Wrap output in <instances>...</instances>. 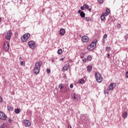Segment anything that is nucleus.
I'll return each instance as SVG.
<instances>
[{"label": "nucleus", "mask_w": 128, "mask_h": 128, "mask_svg": "<svg viewBox=\"0 0 128 128\" xmlns=\"http://www.w3.org/2000/svg\"><path fill=\"white\" fill-rule=\"evenodd\" d=\"M22 60V58L21 57H20V60Z\"/></svg>", "instance_id": "603ef678"}, {"label": "nucleus", "mask_w": 128, "mask_h": 128, "mask_svg": "<svg viewBox=\"0 0 128 128\" xmlns=\"http://www.w3.org/2000/svg\"><path fill=\"white\" fill-rule=\"evenodd\" d=\"M24 123L26 126H30V122L28 120H24Z\"/></svg>", "instance_id": "dca6fc26"}, {"label": "nucleus", "mask_w": 128, "mask_h": 128, "mask_svg": "<svg viewBox=\"0 0 128 128\" xmlns=\"http://www.w3.org/2000/svg\"><path fill=\"white\" fill-rule=\"evenodd\" d=\"M106 13H107V14H110V9L108 8L106 9Z\"/></svg>", "instance_id": "7c9ffc66"}, {"label": "nucleus", "mask_w": 128, "mask_h": 128, "mask_svg": "<svg viewBox=\"0 0 128 128\" xmlns=\"http://www.w3.org/2000/svg\"><path fill=\"white\" fill-rule=\"evenodd\" d=\"M21 0V2L22 0Z\"/></svg>", "instance_id": "4d7b16f0"}, {"label": "nucleus", "mask_w": 128, "mask_h": 128, "mask_svg": "<svg viewBox=\"0 0 128 128\" xmlns=\"http://www.w3.org/2000/svg\"><path fill=\"white\" fill-rule=\"evenodd\" d=\"M20 64H21V66H24V62L22 61L20 62Z\"/></svg>", "instance_id": "f704fd0d"}, {"label": "nucleus", "mask_w": 128, "mask_h": 128, "mask_svg": "<svg viewBox=\"0 0 128 128\" xmlns=\"http://www.w3.org/2000/svg\"><path fill=\"white\" fill-rule=\"evenodd\" d=\"M98 1L99 4H102L104 2V0H98Z\"/></svg>", "instance_id": "473e14b6"}, {"label": "nucleus", "mask_w": 128, "mask_h": 128, "mask_svg": "<svg viewBox=\"0 0 128 128\" xmlns=\"http://www.w3.org/2000/svg\"><path fill=\"white\" fill-rule=\"evenodd\" d=\"M0 22H2V18L0 17Z\"/></svg>", "instance_id": "8fccbe9b"}, {"label": "nucleus", "mask_w": 128, "mask_h": 128, "mask_svg": "<svg viewBox=\"0 0 128 128\" xmlns=\"http://www.w3.org/2000/svg\"><path fill=\"white\" fill-rule=\"evenodd\" d=\"M0 128H6V124H2L0 126Z\"/></svg>", "instance_id": "c756f323"}, {"label": "nucleus", "mask_w": 128, "mask_h": 128, "mask_svg": "<svg viewBox=\"0 0 128 128\" xmlns=\"http://www.w3.org/2000/svg\"><path fill=\"white\" fill-rule=\"evenodd\" d=\"M70 88H74V85L72 84H70Z\"/></svg>", "instance_id": "c03bdc74"}, {"label": "nucleus", "mask_w": 128, "mask_h": 128, "mask_svg": "<svg viewBox=\"0 0 128 128\" xmlns=\"http://www.w3.org/2000/svg\"><path fill=\"white\" fill-rule=\"evenodd\" d=\"M68 66H70V64H68V63L64 65V66L62 68V72H66V70H68Z\"/></svg>", "instance_id": "f8f14e48"}, {"label": "nucleus", "mask_w": 128, "mask_h": 128, "mask_svg": "<svg viewBox=\"0 0 128 128\" xmlns=\"http://www.w3.org/2000/svg\"><path fill=\"white\" fill-rule=\"evenodd\" d=\"M102 14L104 15L105 17H106V16H108V13H106V12L102 13Z\"/></svg>", "instance_id": "2f4dec72"}, {"label": "nucleus", "mask_w": 128, "mask_h": 128, "mask_svg": "<svg viewBox=\"0 0 128 128\" xmlns=\"http://www.w3.org/2000/svg\"><path fill=\"white\" fill-rule=\"evenodd\" d=\"M28 46L30 48L34 49L36 48V42L32 40L28 42Z\"/></svg>", "instance_id": "423d86ee"}, {"label": "nucleus", "mask_w": 128, "mask_h": 128, "mask_svg": "<svg viewBox=\"0 0 128 128\" xmlns=\"http://www.w3.org/2000/svg\"><path fill=\"white\" fill-rule=\"evenodd\" d=\"M116 83H110L108 87V90H113L114 89V88H116Z\"/></svg>", "instance_id": "1a4fd4ad"}, {"label": "nucleus", "mask_w": 128, "mask_h": 128, "mask_svg": "<svg viewBox=\"0 0 128 128\" xmlns=\"http://www.w3.org/2000/svg\"><path fill=\"white\" fill-rule=\"evenodd\" d=\"M40 68H38L37 67H35L34 68V72L35 74H40Z\"/></svg>", "instance_id": "ddd939ff"}, {"label": "nucleus", "mask_w": 128, "mask_h": 128, "mask_svg": "<svg viewBox=\"0 0 128 128\" xmlns=\"http://www.w3.org/2000/svg\"><path fill=\"white\" fill-rule=\"evenodd\" d=\"M84 20H86V22H90V17H86L84 18Z\"/></svg>", "instance_id": "bb28decb"}, {"label": "nucleus", "mask_w": 128, "mask_h": 128, "mask_svg": "<svg viewBox=\"0 0 128 128\" xmlns=\"http://www.w3.org/2000/svg\"><path fill=\"white\" fill-rule=\"evenodd\" d=\"M68 128H72V126H70V124H68Z\"/></svg>", "instance_id": "a18cd8bd"}, {"label": "nucleus", "mask_w": 128, "mask_h": 128, "mask_svg": "<svg viewBox=\"0 0 128 128\" xmlns=\"http://www.w3.org/2000/svg\"><path fill=\"white\" fill-rule=\"evenodd\" d=\"M100 18H101V20H106V17L104 15H102V14L100 16Z\"/></svg>", "instance_id": "a878e982"}, {"label": "nucleus", "mask_w": 128, "mask_h": 128, "mask_svg": "<svg viewBox=\"0 0 128 128\" xmlns=\"http://www.w3.org/2000/svg\"><path fill=\"white\" fill-rule=\"evenodd\" d=\"M20 110L18 108L14 110V112L16 114H20Z\"/></svg>", "instance_id": "5701e85b"}, {"label": "nucleus", "mask_w": 128, "mask_h": 128, "mask_svg": "<svg viewBox=\"0 0 128 128\" xmlns=\"http://www.w3.org/2000/svg\"><path fill=\"white\" fill-rule=\"evenodd\" d=\"M51 62H54V59H52Z\"/></svg>", "instance_id": "09e8293b"}, {"label": "nucleus", "mask_w": 128, "mask_h": 128, "mask_svg": "<svg viewBox=\"0 0 128 128\" xmlns=\"http://www.w3.org/2000/svg\"><path fill=\"white\" fill-rule=\"evenodd\" d=\"M78 14H80L81 18H84V16H86V14L84 12L82 11L81 10H78Z\"/></svg>", "instance_id": "2eb2a0df"}, {"label": "nucleus", "mask_w": 128, "mask_h": 128, "mask_svg": "<svg viewBox=\"0 0 128 128\" xmlns=\"http://www.w3.org/2000/svg\"><path fill=\"white\" fill-rule=\"evenodd\" d=\"M42 61H38L36 64L35 67L40 69V66H42Z\"/></svg>", "instance_id": "9b49d317"}, {"label": "nucleus", "mask_w": 128, "mask_h": 128, "mask_svg": "<svg viewBox=\"0 0 128 128\" xmlns=\"http://www.w3.org/2000/svg\"><path fill=\"white\" fill-rule=\"evenodd\" d=\"M2 98L0 96V104H2Z\"/></svg>", "instance_id": "4c0bfd02"}, {"label": "nucleus", "mask_w": 128, "mask_h": 128, "mask_svg": "<svg viewBox=\"0 0 128 128\" xmlns=\"http://www.w3.org/2000/svg\"><path fill=\"white\" fill-rule=\"evenodd\" d=\"M98 82H99V83H100V82H102V81H98Z\"/></svg>", "instance_id": "3c124183"}, {"label": "nucleus", "mask_w": 128, "mask_h": 128, "mask_svg": "<svg viewBox=\"0 0 128 128\" xmlns=\"http://www.w3.org/2000/svg\"><path fill=\"white\" fill-rule=\"evenodd\" d=\"M12 32L10 30H8L7 32L6 36L5 37V38H7L8 40H10V38H12Z\"/></svg>", "instance_id": "6e6552de"}, {"label": "nucleus", "mask_w": 128, "mask_h": 128, "mask_svg": "<svg viewBox=\"0 0 128 128\" xmlns=\"http://www.w3.org/2000/svg\"><path fill=\"white\" fill-rule=\"evenodd\" d=\"M64 76H66V75H64Z\"/></svg>", "instance_id": "6e6d98bb"}, {"label": "nucleus", "mask_w": 128, "mask_h": 128, "mask_svg": "<svg viewBox=\"0 0 128 128\" xmlns=\"http://www.w3.org/2000/svg\"><path fill=\"white\" fill-rule=\"evenodd\" d=\"M84 82H85L84 80H79L77 82V84H84Z\"/></svg>", "instance_id": "412c9836"}, {"label": "nucleus", "mask_w": 128, "mask_h": 128, "mask_svg": "<svg viewBox=\"0 0 128 128\" xmlns=\"http://www.w3.org/2000/svg\"><path fill=\"white\" fill-rule=\"evenodd\" d=\"M60 36H64V34H66V30L64 28L60 29Z\"/></svg>", "instance_id": "f3484780"}, {"label": "nucleus", "mask_w": 128, "mask_h": 128, "mask_svg": "<svg viewBox=\"0 0 128 128\" xmlns=\"http://www.w3.org/2000/svg\"><path fill=\"white\" fill-rule=\"evenodd\" d=\"M30 34L28 33V34H24L21 38V40H22V42H26V40H28V38H30Z\"/></svg>", "instance_id": "7ed1b4c3"}, {"label": "nucleus", "mask_w": 128, "mask_h": 128, "mask_svg": "<svg viewBox=\"0 0 128 128\" xmlns=\"http://www.w3.org/2000/svg\"><path fill=\"white\" fill-rule=\"evenodd\" d=\"M84 80V79H83V80Z\"/></svg>", "instance_id": "5fc2aeb1"}, {"label": "nucleus", "mask_w": 128, "mask_h": 128, "mask_svg": "<svg viewBox=\"0 0 128 128\" xmlns=\"http://www.w3.org/2000/svg\"><path fill=\"white\" fill-rule=\"evenodd\" d=\"M3 48L5 52H8V50H10V43H8V42H4Z\"/></svg>", "instance_id": "20e7f679"}, {"label": "nucleus", "mask_w": 128, "mask_h": 128, "mask_svg": "<svg viewBox=\"0 0 128 128\" xmlns=\"http://www.w3.org/2000/svg\"><path fill=\"white\" fill-rule=\"evenodd\" d=\"M82 40L83 42H88L90 39L87 36H83L82 37Z\"/></svg>", "instance_id": "9d476101"}, {"label": "nucleus", "mask_w": 128, "mask_h": 128, "mask_svg": "<svg viewBox=\"0 0 128 128\" xmlns=\"http://www.w3.org/2000/svg\"><path fill=\"white\" fill-rule=\"evenodd\" d=\"M84 7L85 8H86V10H88V8H90V6H88V5L86 4H84Z\"/></svg>", "instance_id": "b1692460"}, {"label": "nucleus", "mask_w": 128, "mask_h": 128, "mask_svg": "<svg viewBox=\"0 0 128 128\" xmlns=\"http://www.w3.org/2000/svg\"><path fill=\"white\" fill-rule=\"evenodd\" d=\"M92 58L90 56H88L87 57L88 60L90 61L92 60Z\"/></svg>", "instance_id": "cd10ccee"}, {"label": "nucleus", "mask_w": 128, "mask_h": 128, "mask_svg": "<svg viewBox=\"0 0 128 128\" xmlns=\"http://www.w3.org/2000/svg\"><path fill=\"white\" fill-rule=\"evenodd\" d=\"M8 122H12V119H9Z\"/></svg>", "instance_id": "de8ad7c7"}, {"label": "nucleus", "mask_w": 128, "mask_h": 128, "mask_svg": "<svg viewBox=\"0 0 128 128\" xmlns=\"http://www.w3.org/2000/svg\"><path fill=\"white\" fill-rule=\"evenodd\" d=\"M88 10H89V12H90V10H91L90 8H89Z\"/></svg>", "instance_id": "864d4df0"}, {"label": "nucleus", "mask_w": 128, "mask_h": 128, "mask_svg": "<svg viewBox=\"0 0 128 128\" xmlns=\"http://www.w3.org/2000/svg\"><path fill=\"white\" fill-rule=\"evenodd\" d=\"M80 10H84V7L83 6H81L80 7Z\"/></svg>", "instance_id": "a19ab883"}, {"label": "nucleus", "mask_w": 128, "mask_h": 128, "mask_svg": "<svg viewBox=\"0 0 128 128\" xmlns=\"http://www.w3.org/2000/svg\"><path fill=\"white\" fill-rule=\"evenodd\" d=\"M106 52H110V50H112V48L110 46H106Z\"/></svg>", "instance_id": "4be33fe9"}, {"label": "nucleus", "mask_w": 128, "mask_h": 128, "mask_svg": "<svg viewBox=\"0 0 128 128\" xmlns=\"http://www.w3.org/2000/svg\"><path fill=\"white\" fill-rule=\"evenodd\" d=\"M120 24H117V28H120Z\"/></svg>", "instance_id": "e433bc0d"}, {"label": "nucleus", "mask_w": 128, "mask_h": 128, "mask_svg": "<svg viewBox=\"0 0 128 128\" xmlns=\"http://www.w3.org/2000/svg\"><path fill=\"white\" fill-rule=\"evenodd\" d=\"M7 116L2 112L0 111V120H6Z\"/></svg>", "instance_id": "0eeeda50"}, {"label": "nucleus", "mask_w": 128, "mask_h": 128, "mask_svg": "<svg viewBox=\"0 0 128 128\" xmlns=\"http://www.w3.org/2000/svg\"><path fill=\"white\" fill-rule=\"evenodd\" d=\"M106 42L105 38H102V44H104V42Z\"/></svg>", "instance_id": "58836bf2"}, {"label": "nucleus", "mask_w": 128, "mask_h": 128, "mask_svg": "<svg viewBox=\"0 0 128 128\" xmlns=\"http://www.w3.org/2000/svg\"><path fill=\"white\" fill-rule=\"evenodd\" d=\"M58 54H62V50L60 48L58 50Z\"/></svg>", "instance_id": "393cba45"}, {"label": "nucleus", "mask_w": 128, "mask_h": 128, "mask_svg": "<svg viewBox=\"0 0 128 128\" xmlns=\"http://www.w3.org/2000/svg\"><path fill=\"white\" fill-rule=\"evenodd\" d=\"M110 53H108L107 54V58H110Z\"/></svg>", "instance_id": "ea45409f"}, {"label": "nucleus", "mask_w": 128, "mask_h": 128, "mask_svg": "<svg viewBox=\"0 0 128 128\" xmlns=\"http://www.w3.org/2000/svg\"><path fill=\"white\" fill-rule=\"evenodd\" d=\"M122 116L124 118H126L128 117V112H124L122 114Z\"/></svg>", "instance_id": "6ab92c4d"}, {"label": "nucleus", "mask_w": 128, "mask_h": 128, "mask_svg": "<svg viewBox=\"0 0 128 128\" xmlns=\"http://www.w3.org/2000/svg\"><path fill=\"white\" fill-rule=\"evenodd\" d=\"M47 72L48 74H50V70L47 69Z\"/></svg>", "instance_id": "37998d69"}, {"label": "nucleus", "mask_w": 128, "mask_h": 128, "mask_svg": "<svg viewBox=\"0 0 128 128\" xmlns=\"http://www.w3.org/2000/svg\"><path fill=\"white\" fill-rule=\"evenodd\" d=\"M108 38V34H104L103 36V38Z\"/></svg>", "instance_id": "72a5a7b5"}, {"label": "nucleus", "mask_w": 128, "mask_h": 128, "mask_svg": "<svg viewBox=\"0 0 128 128\" xmlns=\"http://www.w3.org/2000/svg\"><path fill=\"white\" fill-rule=\"evenodd\" d=\"M95 78L96 80H102V75L98 72L95 73Z\"/></svg>", "instance_id": "39448f33"}, {"label": "nucleus", "mask_w": 128, "mask_h": 128, "mask_svg": "<svg viewBox=\"0 0 128 128\" xmlns=\"http://www.w3.org/2000/svg\"><path fill=\"white\" fill-rule=\"evenodd\" d=\"M126 78H128V71L126 72Z\"/></svg>", "instance_id": "c9c22d12"}, {"label": "nucleus", "mask_w": 128, "mask_h": 128, "mask_svg": "<svg viewBox=\"0 0 128 128\" xmlns=\"http://www.w3.org/2000/svg\"><path fill=\"white\" fill-rule=\"evenodd\" d=\"M64 58H61L60 59V60L61 62H62L64 60Z\"/></svg>", "instance_id": "49530a36"}, {"label": "nucleus", "mask_w": 128, "mask_h": 128, "mask_svg": "<svg viewBox=\"0 0 128 128\" xmlns=\"http://www.w3.org/2000/svg\"><path fill=\"white\" fill-rule=\"evenodd\" d=\"M72 98H73L74 100H78L80 98V95H78V94H74L72 95Z\"/></svg>", "instance_id": "4468645a"}, {"label": "nucleus", "mask_w": 128, "mask_h": 128, "mask_svg": "<svg viewBox=\"0 0 128 128\" xmlns=\"http://www.w3.org/2000/svg\"><path fill=\"white\" fill-rule=\"evenodd\" d=\"M14 110V108L12 107V106H8V112H12Z\"/></svg>", "instance_id": "aec40b11"}, {"label": "nucleus", "mask_w": 128, "mask_h": 128, "mask_svg": "<svg viewBox=\"0 0 128 128\" xmlns=\"http://www.w3.org/2000/svg\"><path fill=\"white\" fill-rule=\"evenodd\" d=\"M98 42V40H94L88 46V50H94L96 46V43Z\"/></svg>", "instance_id": "f257e3e1"}, {"label": "nucleus", "mask_w": 128, "mask_h": 128, "mask_svg": "<svg viewBox=\"0 0 128 128\" xmlns=\"http://www.w3.org/2000/svg\"><path fill=\"white\" fill-rule=\"evenodd\" d=\"M108 90H106L104 91V94H108Z\"/></svg>", "instance_id": "c85d7f7f"}, {"label": "nucleus", "mask_w": 128, "mask_h": 128, "mask_svg": "<svg viewBox=\"0 0 128 128\" xmlns=\"http://www.w3.org/2000/svg\"><path fill=\"white\" fill-rule=\"evenodd\" d=\"M82 62H84V63L86 62V59H83Z\"/></svg>", "instance_id": "79ce46f5"}, {"label": "nucleus", "mask_w": 128, "mask_h": 128, "mask_svg": "<svg viewBox=\"0 0 128 128\" xmlns=\"http://www.w3.org/2000/svg\"><path fill=\"white\" fill-rule=\"evenodd\" d=\"M86 69L88 72H90L92 70V67L90 66H87Z\"/></svg>", "instance_id": "a211bd4d"}, {"label": "nucleus", "mask_w": 128, "mask_h": 128, "mask_svg": "<svg viewBox=\"0 0 128 128\" xmlns=\"http://www.w3.org/2000/svg\"><path fill=\"white\" fill-rule=\"evenodd\" d=\"M58 88L60 90V92H68V86H65V88H64V84H59Z\"/></svg>", "instance_id": "f03ea898"}]
</instances>
